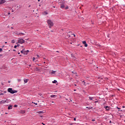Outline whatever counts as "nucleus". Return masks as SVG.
Returning <instances> with one entry per match:
<instances>
[{
	"instance_id": "nucleus-4",
	"label": "nucleus",
	"mask_w": 125,
	"mask_h": 125,
	"mask_svg": "<svg viewBox=\"0 0 125 125\" xmlns=\"http://www.w3.org/2000/svg\"><path fill=\"white\" fill-rule=\"evenodd\" d=\"M25 43V41L23 39H21L18 40L17 43H20L21 44H23V43Z\"/></svg>"
},
{
	"instance_id": "nucleus-34",
	"label": "nucleus",
	"mask_w": 125,
	"mask_h": 125,
	"mask_svg": "<svg viewBox=\"0 0 125 125\" xmlns=\"http://www.w3.org/2000/svg\"><path fill=\"white\" fill-rule=\"evenodd\" d=\"M98 102H99L98 101H97L94 102V103H98Z\"/></svg>"
},
{
	"instance_id": "nucleus-54",
	"label": "nucleus",
	"mask_w": 125,
	"mask_h": 125,
	"mask_svg": "<svg viewBox=\"0 0 125 125\" xmlns=\"http://www.w3.org/2000/svg\"><path fill=\"white\" fill-rule=\"evenodd\" d=\"M70 102H72L73 101H72V100L70 99Z\"/></svg>"
},
{
	"instance_id": "nucleus-33",
	"label": "nucleus",
	"mask_w": 125,
	"mask_h": 125,
	"mask_svg": "<svg viewBox=\"0 0 125 125\" xmlns=\"http://www.w3.org/2000/svg\"><path fill=\"white\" fill-rule=\"evenodd\" d=\"M14 48H17V45H15L14 46Z\"/></svg>"
},
{
	"instance_id": "nucleus-3",
	"label": "nucleus",
	"mask_w": 125,
	"mask_h": 125,
	"mask_svg": "<svg viewBox=\"0 0 125 125\" xmlns=\"http://www.w3.org/2000/svg\"><path fill=\"white\" fill-rule=\"evenodd\" d=\"M59 4L60 5V8L62 9H64L65 8V2L62 1L59 2Z\"/></svg>"
},
{
	"instance_id": "nucleus-23",
	"label": "nucleus",
	"mask_w": 125,
	"mask_h": 125,
	"mask_svg": "<svg viewBox=\"0 0 125 125\" xmlns=\"http://www.w3.org/2000/svg\"><path fill=\"white\" fill-rule=\"evenodd\" d=\"M82 42L83 44H85V43H86V42H85V41H83Z\"/></svg>"
},
{
	"instance_id": "nucleus-28",
	"label": "nucleus",
	"mask_w": 125,
	"mask_h": 125,
	"mask_svg": "<svg viewBox=\"0 0 125 125\" xmlns=\"http://www.w3.org/2000/svg\"><path fill=\"white\" fill-rule=\"evenodd\" d=\"M1 51H2V48H0V53L1 52Z\"/></svg>"
},
{
	"instance_id": "nucleus-11",
	"label": "nucleus",
	"mask_w": 125,
	"mask_h": 125,
	"mask_svg": "<svg viewBox=\"0 0 125 125\" xmlns=\"http://www.w3.org/2000/svg\"><path fill=\"white\" fill-rule=\"evenodd\" d=\"M18 35H19V36H21V35H22L23 36H25V34L22 32L19 33V34H18Z\"/></svg>"
},
{
	"instance_id": "nucleus-46",
	"label": "nucleus",
	"mask_w": 125,
	"mask_h": 125,
	"mask_svg": "<svg viewBox=\"0 0 125 125\" xmlns=\"http://www.w3.org/2000/svg\"><path fill=\"white\" fill-rule=\"evenodd\" d=\"M42 125H45V124H43V123H42Z\"/></svg>"
},
{
	"instance_id": "nucleus-45",
	"label": "nucleus",
	"mask_w": 125,
	"mask_h": 125,
	"mask_svg": "<svg viewBox=\"0 0 125 125\" xmlns=\"http://www.w3.org/2000/svg\"><path fill=\"white\" fill-rule=\"evenodd\" d=\"M92 121V122H94L95 121V120L93 119Z\"/></svg>"
},
{
	"instance_id": "nucleus-26",
	"label": "nucleus",
	"mask_w": 125,
	"mask_h": 125,
	"mask_svg": "<svg viewBox=\"0 0 125 125\" xmlns=\"http://www.w3.org/2000/svg\"><path fill=\"white\" fill-rule=\"evenodd\" d=\"M14 107H15V108H16V107H18V105L17 104H15L14 105Z\"/></svg>"
},
{
	"instance_id": "nucleus-20",
	"label": "nucleus",
	"mask_w": 125,
	"mask_h": 125,
	"mask_svg": "<svg viewBox=\"0 0 125 125\" xmlns=\"http://www.w3.org/2000/svg\"><path fill=\"white\" fill-rule=\"evenodd\" d=\"M86 108H87V109H89V110H90V109H92V107H86Z\"/></svg>"
},
{
	"instance_id": "nucleus-14",
	"label": "nucleus",
	"mask_w": 125,
	"mask_h": 125,
	"mask_svg": "<svg viewBox=\"0 0 125 125\" xmlns=\"http://www.w3.org/2000/svg\"><path fill=\"white\" fill-rule=\"evenodd\" d=\"M28 81H29L28 79L24 80V82L25 83H28Z\"/></svg>"
},
{
	"instance_id": "nucleus-40",
	"label": "nucleus",
	"mask_w": 125,
	"mask_h": 125,
	"mask_svg": "<svg viewBox=\"0 0 125 125\" xmlns=\"http://www.w3.org/2000/svg\"><path fill=\"white\" fill-rule=\"evenodd\" d=\"M52 104L54 105V102H52Z\"/></svg>"
},
{
	"instance_id": "nucleus-42",
	"label": "nucleus",
	"mask_w": 125,
	"mask_h": 125,
	"mask_svg": "<svg viewBox=\"0 0 125 125\" xmlns=\"http://www.w3.org/2000/svg\"><path fill=\"white\" fill-rule=\"evenodd\" d=\"M122 108H125V105L122 106Z\"/></svg>"
},
{
	"instance_id": "nucleus-19",
	"label": "nucleus",
	"mask_w": 125,
	"mask_h": 125,
	"mask_svg": "<svg viewBox=\"0 0 125 125\" xmlns=\"http://www.w3.org/2000/svg\"><path fill=\"white\" fill-rule=\"evenodd\" d=\"M50 97H51V98H54V97H55V95H52L50 96Z\"/></svg>"
},
{
	"instance_id": "nucleus-39",
	"label": "nucleus",
	"mask_w": 125,
	"mask_h": 125,
	"mask_svg": "<svg viewBox=\"0 0 125 125\" xmlns=\"http://www.w3.org/2000/svg\"><path fill=\"white\" fill-rule=\"evenodd\" d=\"M72 35H73L74 37H76V35L75 34H72Z\"/></svg>"
},
{
	"instance_id": "nucleus-16",
	"label": "nucleus",
	"mask_w": 125,
	"mask_h": 125,
	"mask_svg": "<svg viewBox=\"0 0 125 125\" xmlns=\"http://www.w3.org/2000/svg\"><path fill=\"white\" fill-rule=\"evenodd\" d=\"M25 50V49H23L21 51V53L23 54H24V51Z\"/></svg>"
},
{
	"instance_id": "nucleus-59",
	"label": "nucleus",
	"mask_w": 125,
	"mask_h": 125,
	"mask_svg": "<svg viewBox=\"0 0 125 125\" xmlns=\"http://www.w3.org/2000/svg\"><path fill=\"white\" fill-rule=\"evenodd\" d=\"M40 117H41V118H42V116H40Z\"/></svg>"
},
{
	"instance_id": "nucleus-60",
	"label": "nucleus",
	"mask_w": 125,
	"mask_h": 125,
	"mask_svg": "<svg viewBox=\"0 0 125 125\" xmlns=\"http://www.w3.org/2000/svg\"><path fill=\"white\" fill-rule=\"evenodd\" d=\"M4 93H6V91H4Z\"/></svg>"
},
{
	"instance_id": "nucleus-53",
	"label": "nucleus",
	"mask_w": 125,
	"mask_h": 125,
	"mask_svg": "<svg viewBox=\"0 0 125 125\" xmlns=\"http://www.w3.org/2000/svg\"><path fill=\"white\" fill-rule=\"evenodd\" d=\"M56 52L59 53V51H57Z\"/></svg>"
},
{
	"instance_id": "nucleus-41",
	"label": "nucleus",
	"mask_w": 125,
	"mask_h": 125,
	"mask_svg": "<svg viewBox=\"0 0 125 125\" xmlns=\"http://www.w3.org/2000/svg\"><path fill=\"white\" fill-rule=\"evenodd\" d=\"M34 104H35V105H38V103H34Z\"/></svg>"
},
{
	"instance_id": "nucleus-13",
	"label": "nucleus",
	"mask_w": 125,
	"mask_h": 125,
	"mask_svg": "<svg viewBox=\"0 0 125 125\" xmlns=\"http://www.w3.org/2000/svg\"><path fill=\"white\" fill-rule=\"evenodd\" d=\"M25 113H26V111L25 110H21V114H25Z\"/></svg>"
},
{
	"instance_id": "nucleus-29",
	"label": "nucleus",
	"mask_w": 125,
	"mask_h": 125,
	"mask_svg": "<svg viewBox=\"0 0 125 125\" xmlns=\"http://www.w3.org/2000/svg\"><path fill=\"white\" fill-rule=\"evenodd\" d=\"M36 60V58L35 57L33 58V61H35V60Z\"/></svg>"
},
{
	"instance_id": "nucleus-49",
	"label": "nucleus",
	"mask_w": 125,
	"mask_h": 125,
	"mask_svg": "<svg viewBox=\"0 0 125 125\" xmlns=\"http://www.w3.org/2000/svg\"><path fill=\"white\" fill-rule=\"evenodd\" d=\"M14 12V10H12V12Z\"/></svg>"
},
{
	"instance_id": "nucleus-32",
	"label": "nucleus",
	"mask_w": 125,
	"mask_h": 125,
	"mask_svg": "<svg viewBox=\"0 0 125 125\" xmlns=\"http://www.w3.org/2000/svg\"><path fill=\"white\" fill-rule=\"evenodd\" d=\"M26 52H27V53H29V52H30V51H29V50H27L26 51H25Z\"/></svg>"
},
{
	"instance_id": "nucleus-47",
	"label": "nucleus",
	"mask_w": 125,
	"mask_h": 125,
	"mask_svg": "<svg viewBox=\"0 0 125 125\" xmlns=\"http://www.w3.org/2000/svg\"><path fill=\"white\" fill-rule=\"evenodd\" d=\"M51 32H52V33H53V30H51Z\"/></svg>"
},
{
	"instance_id": "nucleus-25",
	"label": "nucleus",
	"mask_w": 125,
	"mask_h": 125,
	"mask_svg": "<svg viewBox=\"0 0 125 125\" xmlns=\"http://www.w3.org/2000/svg\"><path fill=\"white\" fill-rule=\"evenodd\" d=\"M65 9H69V7L67 6L65 8L64 7Z\"/></svg>"
},
{
	"instance_id": "nucleus-22",
	"label": "nucleus",
	"mask_w": 125,
	"mask_h": 125,
	"mask_svg": "<svg viewBox=\"0 0 125 125\" xmlns=\"http://www.w3.org/2000/svg\"><path fill=\"white\" fill-rule=\"evenodd\" d=\"M17 81H18V83H21V79H18Z\"/></svg>"
},
{
	"instance_id": "nucleus-8",
	"label": "nucleus",
	"mask_w": 125,
	"mask_h": 125,
	"mask_svg": "<svg viewBox=\"0 0 125 125\" xmlns=\"http://www.w3.org/2000/svg\"><path fill=\"white\" fill-rule=\"evenodd\" d=\"M104 107L107 111H109L110 110V107L108 106H105Z\"/></svg>"
},
{
	"instance_id": "nucleus-61",
	"label": "nucleus",
	"mask_w": 125,
	"mask_h": 125,
	"mask_svg": "<svg viewBox=\"0 0 125 125\" xmlns=\"http://www.w3.org/2000/svg\"><path fill=\"white\" fill-rule=\"evenodd\" d=\"M65 100H68V99H65Z\"/></svg>"
},
{
	"instance_id": "nucleus-10",
	"label": "nucleus",
	"mask_w": 125,
	"mask_h": 125,
	"mask_svg": "<svg viewBox=\"0 0 125 125\" xmlns=\"http://www.w3.org/2000/svg\"><path fill=\"white\" fill-rule=\"evenodd\" d=\"M56 73V71L52 70V71L51 72V75L55 74Z\"/></svg>"
},
{
	"instance_id": "nucleus-55",
	"label": "nucleus",
	"mask_w": 125,
	"mask_h": 125,
	"mask_svg": "<svg viewBox=\"0 0 125 125\" xmlns=\"http://www.w3.org/2000/svg\"><path fill=\"white\" fill-rule=\"evenodd\" d=\"M75 86H77V84H74Z\"/></svg>"
},
{
	"instance_id": "nucleus-38",
	"label": "nucleus",
	"mask_w": 125,
	"mask_h": 125,
	"mask_svg": "<svg viewBox=\"0 0 125 125\" xmlns=\"http://www.w3.org/2000/svg\"><path fill=\"white\" fill-rule=\"evenodd\" d=\"M28 66L29 67H32V64H29Z\"/></svg>"
},
{
	"instance_id": "nucleus-9",
	"label": "nucleus",
	"mask_w": 125,
	"mask_h": 125,
	"mask_svg": "<svg viewBox=\"0 0 125 125\" xmlns=\"http://www.w3.org/2000/svg\"><path fill=\"white\" fill-rule=\"evenodd\" d=\"M35 71H37V72H40L41 71V69H40L38 67H36L35 68Z\"/></svg>"
},
{
	"instance_id": "nucleus-56",
	"label": "nucleus",
	"mask_w": 125,
	"mask_h": 125,
	"mask_svg": "<svg viewBox=\"0 0 125 125\" xmlns=\"http://www.w3.org/2000/svg\"><path fill=\"white\" fill-rule=\"evenodd\" d=\"M43 64H45V62H43Z\"/></svg>"
},
{
	"instance_id": "nucleus-5",
	"label": "nucleus",
	"mask_w": 125,
	"mask_h": 125,
	"mask_svg": "<svg viewBox=\"0 0 125 125\" xmlns=\"http://www.w3.org/2000/svg\"><path fill=\"white\" fill-rule=\"evenodd\" d=\"M9 101H8L7 99L5 100H3L0 101V104H4L5 103H9Z\"/></svg>"
},
{
	"instance_id": "nucleus-31",
	"label": "nucleus",
	"mask_w": 125,
	"mask_h": 125,
	"mask_svg": "<svg viewBox=\"0 0 125 125\" xmlns=\"http://www.w3.org/2000/svg\"><path fill=\"white\" fill-rule=\"evenodd\" d=\"M3 93H2V92H0V95H3Z\"/></svg>"
},
{
	"instance_id": "nucleus-30",
	"label": "nucleus",
	"mask_w": 125,
	"mask_h": 125,
	"mask_svg": "<svg viewBox=\"0 0 125 125\" xmlns=\"http://www.w3.org/2000/svg\"><path fill=\"white\" fill-rule=\"evenodd\" d=\"M110 96H111L112 97H114V96H115V95H110Z\"/></svg>"
},
{
	"instance_id": "nucleus-62",
	"label": "nucleus",
	"mask_w": 125,
	"mask_h": 125,
	"mask_svg": "<svg viewBox=\"0 0 125 125\" xmlns=\"http://www.w3.org/2000/svg\"><path fill=\"white\" fill-rule=\"evenodd\" d=\"M18 54H20V52H19V53H18Z\"/></svg>"
},
{
	"instance_id": "nucleus-37",
	"label": "nucleus",
	"mask_w": 125,
	"mask_h": 125,
	"mask_svg": "<svg viewBox=\"0 0 125 125\" xmlns=\"http://www.w3.org/2000/svg\"><path fill=\"white\" fill-rule=\"evenodd\" d=\"M118 112H123V110H118Z\"/></svg>"
},
{
	"instance_id": "nucleus-57",
	"label": "nucleus",
	"mask_w": 125,
	"mask_h": 125,
	"mask_svg": "<svg viewBox=\"0 0 125 125\" xmlns=\"http://www.w3.org/2000/svg\"><path fill=\"white\" fill-rule=\"evenodd\" d=\"M100 46H101V45H99V47H100Z\"/></svg>"
},
{
	"instance_id": "nucleus-58",
	"label": "nucleus",
	"mask_w": 125,
	"mask_h": 125,
	"mask_svg": "<svg viewBox=\"0 0 125 125\" xmlns=\"http://www.w3.org/2000/svg\"><path fill=\"white\" fill-rule=\"evenodd\" d=\"M38 1H41V0H38Z\"/></svg>"
},
{
	"instance_id": "nucleus-44",
	"label": "nucleus",
	"mask_w": 125,
	"mask_h": 125,
	"mask_svg": "<svg viewBox=\"0 0 125 125\" xmlns=\"http://www.w3.org/2000/svg\"><path fill=\"white\" fill-rule=\"evenodd\" d=\"M13 51H16V50L13 49Z\"/></svg>"
},
{
	"instance_id": "nucleus-15",
	"label": "nucleus",
	"mask_w": 125,
	"mask_h": 125,
	"mask_svg": "<svg viewBox=\"0 0 125 125\" xmlns=\"http://www.w3.org/2000/svg\"><path fill=\"white\" fill-rule=\"evenodd\" d=\"M57 83V80H54L53 81H52L53 83Z\"/></svg>"
},
{
	"instance_id": "nucleus-2",
	"label": "nucleus",
	"mask_w": 125,
	"mask_h": 125,
	"mask_svg": "<svg viewBox=\"0 0 125 125\" xmlns=\"http://www.w3.org/2000/svg\"><path fill=\"white\" fill-rule=\"evenodd\" d=\"M8 92H9L11 94H14V93H17L18 92V91L16 90H13L12 88H9L7 89Z\"/></svg>"
},
{
	"instance_id": "nucleus-7",
	"label": "nucleus",
	"mask_w": 125,
	"mask_h": 125,
	"mask_svg": "<svg viewBox=\"0 0 125 125\" xmlns=\"http://www.w3.org/2000/svg\"><path fill=\"white\" fill-rule=\"evenodd\" d=\"M12 105L10 104L8 107V110H11V109H12Z\"/></svg>"
},
{
	"instance_id": "nucleus-52",
	"label": "nucleus",
	"mask_w": 125,
	"mask_h": 125,
	"mask_svg": "<svg viewBox=\"0 0 125 125\" xmlns=\"http://www.w3.org/2000/svg\"><path fill=\"white\" fill-rule=\"evenodd\" d=\"M37 57L39 58V57H40V56L37 55Z\"/></svg>"
},
{
	"instance_id": "nucleus-27",
	"label": "nucleus",
	"mask_w": 125,
	"mask_h": 125,
	"mask_svg": "<svg viewBox=\"0 0 125 125\" xmlns=\"http://www.w3.org/2000/svg\"><path fill=\"white\" fill-rule=\"evenodd\" d=\"M116 108H117L118 109V110H121V108H120L118 106H116Z\"/></svg>"
},
{
	"instance_id": "nucleus-64",
	"label": "nucleus",
	"mask_w": 125,
	"mask_h": 125,
	"mask_svg": "<svg viewBox=\"0 0 125 125\" xmlns=\"http://www.w3.org/2000/svg\"><path fill=\"white\" fill-rule=\"evenodd\" d=\"M11 29H13V27H11Z\"/></svg>"
},
{
	"instance_id": "nucleus-43",
	"label": "nucleus",
	"mask_w": 125,
	"mask_h": 125,
	"mask_svg": "<svg viewBox=\"0 0 125 125\" xmlns=\"http://www.w3.org/2000/svg\"><path fill=\"white\" fill-rule=\"evenodd\" d=\"M45 14H48V13H47V12H45Z\"/></svg>"
},
{
	"instance_id": "nucleus-48",
	"label": "nucleus",
	"mask_w": 125,
	"mask_h": 125,
	"mask_svg": "<svg viewBox=\"0 0 125 125\" xmlns=\"http://www.w3.org/2000/svg\"><path fill=\"white\" fill-rule=\"evenodd\" d=\"M74 91H77L76 89H74Z\"/></svg>"
},
{
	"instance_id": "nucleus-21",
	"label": "nucleus",
	"mask_w": 125,
	"mask_h": 125,
	"mask_svg": "<svg viewBox=\"0 0 125 125\" xmlns=\"http://www.w3.org/2000/svg\"><path fill=\"white\" fill-rule=\"evenodd\" d=\"M89 100H92V99H93V97H89Z\"/></svg>"
},
{
	"instance_id": "nucleus-51",
	"label": "nucleus",
	"mask_w": 125,
	"mask_h": 125,
	"mask_svg": "<svg viewBox=\"0 0 125 125\" xmlns=\"http://www.w3.org/2000/svg\"><path fill=\"white\" fill-rule=\"evenodd\" d=\"M8 15H10V13H8Z\"/></svg>"
},
{
	"instance_id": "nucleus-36",
	"label": "nucleus",
	"mask_w": 125,
	"mask_h": 125,
	"mask_svg": "<svg viewBox=\"0 0 125 125\" xmlns=\"http://www.w3.org/2000/svg\"><path fill=\"white\" fill-rule=\"evenodd\" d=\"M77 120V118H74V121H76Z\"/></svg>"
},
{
	"instance_id": "nucleus-12",
	"label": "nucleus",
	"mask_w": 125,
	"mask_h": 125,
	"mask_svg": "<svg viewBox=\"0 0 125 125\" xmlns=\"http://www.w3.org/2000/svg\"><path fill=\"white\" fill-rule=\"evenodd\" d=\"M24 55H28V53L26 52V51L24 50L23 52Z\"/></svg>"
},
{
	"instance_id": "nucleus-17",
	"label": "nucleus",
	"mask_w": 125,
	"mask_h": 125,
	"mask_svg": "<svg viewBox=\"0 0 125 125\" xmlns=\"http://www.w3.org/2000/svg\"><path fill=\"white\" fill-rule=\"evenodd\" d=\"M39 114H43V113H44V112H43V111H40L39 112Z\"/></svg>"
},
{
	"instance_id": "nucleus-63",
	"label": "nucleus",
	"mask_w": 125,
	"mask_h": 125,
	"mask_svg": "<svg viewBox=\"0 0 125 125\" xmlns=\"http://www.w3.org/2000/svg\"><path fill=\"white\" fill-rule=\"evenodd\" d=\"M5 43H7V42H5Z\"/></svg>"
},
{
	"instance_id": "nucleus-50",
	"label": "nucleus",
	"mask_w": 125,
	"mask_h": 125,
	"mask_svg": "<svg viewBox=\"0 0 125 125\" xmlns=\"http://www.w3.org/2000/svg\"><path fill=\"white\" fill-rule=\"evenodd\" d=\"M110 124H112V121H110Z\"/></svg>"
},
{
	"instance_id": "nucleus-1",
	"label": "nucleus",
	"mask_w": 125,
	"mask_h": 125,
	"mask_svg": "<svg viewBox=\"0 0 125 125\" xmlns=\"http://www.w3.org/2000/svg\"><path fill=\"white\" fill-rule=\"evenodd\" d=\"M47 23L48 26L50 29H51V28H52V27H53V25H54L53 21L51 20H48L47 21Z\"/></svg>"
},
{
	"instance_id": "nucleus-18",
	"label": "nucleus",
	"mask_w": 125,
	"mask_h": 125,
	"mask_svg": "<svg viewBox=\"0 0 125 125\" xmlns=\"http://www.w3.org/2000/svg\"><path fill=\"white\" fill-rule=\"evenodd\" d=\"M11 43H15V41L14 40H12Z\"/></svg>"
},
{
	"instance_id": "nucleus-24",
	"label": "nucleus",
	"mask_w": 125,
	"mask_h": 125,
	"mask_svg": "<svg viewBox=\"0 0 125 125\" xmlns=\"http://www.w3.org/2000/svg\"><path fill=\"white\" fill-rule=\"evenodd\" d=\"M84 44L85 47H87V46H88L87 43H85Z\"/></svg>"
},
{
	"instance_id": "nucleus-35",
	"label": "nucleus",
	"mask_w": 125,
	"mask_h": 125,
	"mask_svg": "<svg viewBox=\"0 0 125 125\" xmlns=\"http://www.w3.org/2000/svg\"><path fill=\"white\" fill-rule=\"evenodd\" d=\"M17 46L18 47H19V46H20V44H18L17 45Z\"/></svg>"
},
{
	"instance_id": "nucleus-6",
	"label": "nucleus",
	"mask_w": 125,
	"mask_h": 125,
	"mask_svg": "<svg viewBox=\"0 0 125 125\" xmlns=\"http://www.w3.org/2000/svg\"><path fill=\"white\" fill-rule=\"evenodd\" d=\"M5 2H6L5 0H0V4H3Z\"/></svg>"
}]
</instances>
